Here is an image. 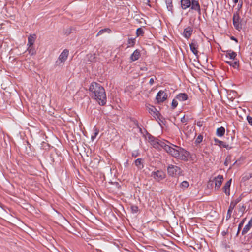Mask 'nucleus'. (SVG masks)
Returning a JSON list of instances; mask_svg holds the SVG:
<instances>
[{
    "mask_svg": "<svg viewBox=\"0 0 252 252\" xmlns=\"http://www.w3.org/2000/svg\"><path fill=\"white\" fill-rule=\"evenodd\" d=\"M149 140L153 146L159 149L163 148L167 153L172 157L184 161L188 160L189 153L183 148L171 144L168 141H165L155 138L150 136Z\"/></svg>",
    "mask_w": 252,
    "mask_h": 252,
    "instance_id": "f257e3e1",
    "label": "nucleus"
},
{
    "mask_svg": "<svg viewBox=\"0 0 252 252\" xmlns=\"http://www.w3.org/2000/svg\"><path fill=\"white\" fill-rule=\"evenodd\" d=\"M92 98L98 102L99 105H104L107 101L106 94L103 86L95 82H92L89 88Z\"/></svg>",
    "mask_w": 252,
    "mask_h": 252,
    "instance_id": "f03ea898",
    "label": "nucleus"
},
{
    "mask_svg": "<svg viewBox=\"0 0 252 252\" xmlns=\"http://www.w3.org/2000/svg\"><path fill=\"white\" fill-rule=\"evenodd\" d=\"M182 172V169L177 166L170 164L167 167V173L170 176L175 177L181 175Z\"/></svg>",
    "mask_w": 252,
    "mask_h": 252,
    "instance_id": "7ed1b4c3",
    "label": "nucleus"
},
{
    "mask_svg": "<svg viewBox=\"0 0 252 252\" xmlns=\"http://www.w3.org/2000/svg\"><path fill=\"white\" fill-rule=\"evenodd\" d=\"M69 55V51L64 49L60 55L56 63L57 65L62 66L63 64L65 61L67 60Z\"/></svg>",
    "mask_w": 252,
    "mask_h": 252,
    "instance_id": "20e7f679",
    "label": "nucleus"
},
{
    "mask_svg": "<svg viewBox=\"0 0 252 252\" xmlns=\"http://www.w3.org/2000/svg\"><path fill=\"white\" fill-rule=\"evenodd\" d=\"M151 176L157 181L159 182L165 178L166 175L163 171L160 170L152 172Z\"/></svg>",
    "mask_w": 252,
    "mask_h": 252,
    "instance_id": "39448f33",
    "label": "nucleus"
},
{
    "mask_svg": "<svg viewBox=\"0 0 252 252\" xmlns=\"http://www.w3.org/2000/svg\"><path fill=\"white\" fill-rule=\"evenodd\" d=\"M167 98V94L163 91H159L156 95V100L158 103L163 102Z\"/></svg>",
    "mask_w": 252,
    "mask_h": 252,
    "instance_id": "423d86ee",
    "label": "nucleus"
},
{
    "mask_svg": "<svg viewBox=\"0 0 252 252\" xmlns=\"http://www.w3.org/2000/svg\"><path fill=\"white\" fill-rule=\"evenodd\" d=\"M240 16L238 12L234 13L233 16V23L235 28L240 30L242 29V25L239 22Z\"/></svg>",
    "mask_w": 252,
    "mask_h": 252,
    "instance_id": "0eeeda50",
    "label": "nucleus"
},
{
    "mask_svg": "<svg viewBox=\"0 0 252 252\" xmlns=\"http://www.w3.org/2000/svg\"><path fill=\"white\" fill-rule=\"evenodd\" d=\"M190 3H191V6H190V9L197 12L199 15H201V8L198 0H191Z\"/></svg>",
    "mask_w": 252,
    "mask_h": 252,
    "instance_id": "6e6552de",
    "label": "nucleus"
},
{
    "mask_svg": "<svg viewBox=\"0 0 252 252\" xmlns=\"http://www.w3.org/2000/svg\"><path fill=\"white\" fill-rule=\"evenodd\" d=\"M189 46L192 53L194 55H197L198 53L197 49L199 47L197 41L195 39H193L191 41V43L189 44Z\"/></svg>",
    "mask_w": 252,
    "mask_h": 252,
    "instance_id": "1a4fd4ad",
    "label": "nucleus"
},
{
    "mask_svg": "<svg viewBox=\"0 0 252 252\" xmlns=\"http://www.w3.org/2000/svg\"><path fill=\"white\" fill-rule=\"evenodd\" d=\"M214 141L216 144H219L220 147L226 148L227 149H230L232 148V143H226L223 141H220L217 138H214Z\"/></svg>",
    "mask_w": 252,
    "mask_h": 252,
    "instance_id": "9d476101",
    "label": "nucleus"
},
{
    "mask_svg": "<svg viewBox=\"0 0 252 252\" xmlns=\"http://www.w3.org/2000/svg\"><path fill=\"white\" fill-rule=\"evenodd\" d=\"M215 182V189H219L220 187L221 184L223 180V176L221 175H219L214 179Z\"/></svg>",
    "mask_w": 252,
    "mask_h": 252,
    "instance_id": "9b49d317",
    "label": "nucleus"
},
{
    "mask_svg": "<svg viewBox=\"0 0 252 252\" xmlns=\"http://www.w3.org/2000/svg\"><path fill=\"white\" fill-rule=\"evenodd\" d=\"M232 179L228 180L222 188L223 191L227 196L230 195V187L231 184Z\"/></svg>",
    "mask_w": 252,
    "mask_h": 252,
    "instance_id": "f8f14e48",
    "label": "nucleus"
},
{
    "mask_svg": "<svg viewBox=\"0 0 252 252\" xmlns=\"http://www.w3.org/2000/svg\"><path fill=\"white\" fill-rule=\"evenodd\" d=\"M192 32V28L190 27H188L184 29L183 32V35L187 39H189L191 36Z\"/></svg>",
    "mask_w": 252,
    "mask_h": 252,
    "instance_id": "ddd939ff",
    "label": "nucleus"
},
{
    "mask_svg": "<svg viewBox=\"0 0 252 252\" xmlns=\"http://www.w3.org/2000/svg\"><path fill=\"white\" fill-rule=\"evenodd\" d=\"M252 226V217L249 220L248 224L245 226L242 231V235H244L247 234Z\"/></svg>",
    "mask_w": 252,
    "mask_h": 252,
    "instance_id": "4468645a",
    "label": "nucleus"
},
{
    "mask_svg": "<svg viewBox=\"0 0 252 252\" xmlns=\"http://www.w3.org/2000/svg\"><path fill=\"white\" fill-rule=\"evenodd\" d=\"M191 0H181V6L182 9L185 10L188 8L190 7L191 6L190 3Z\"/></svg>",
    "mask_w": 252,
    "mask_h": 252,
    "instance_id": "2eb2a0df",
    "label": "nucleus"
},
{
    "mask_svg": "<svg viewBox=\"0 0 252 252\" xmlns=\"http://www.w3.org/2000/svg\"><path fill=\"white\" fill-rule=\"evenodd\" d=\"M140 56V53L139 50H135L130 56V60L131 61H135L139 58Z\"/></svg>",
    "mask_w": 252,
    "mask_h": 252,
    "instance_id": "dca6fc26",
    "label": "nucleus"
},
{
    "mask_svg": "<svg viewBox=\"0 0 252 252\" xmlns=\"http://www.w3.org/2000/svg\"><path fill=\"white\" fill-rule=\"evenodd\" d=\"M36 37V34H30L28 37V42L27 45L29 46L33 45L34 43Z\"/></svg>",
    "mask_w": 252,
    "mask_h": 252,
    "instance_id": "f3484780",
    "label": "nucleus"
},
{
    "mask_svg": "<svg viewBox=\"0 0 252 252\" xmlns=\"http://www.w3.org/2000/svg\"><path fill=\"white\" fill-rule=\"evenodd\" d=\"M226 57H229L230 59H232L233 60H236V57L237 56V54L236 52L232 51L231 50H229L226 51Z\"/></svg>",
    "mask_w": 252,
    "mask_h": 252,
    "instance_id": "a211bd4d",
    "label": "nucleus"
},
{
    "mask_svg": "<svg viewBox=\"0 0 252 252\" xmlns=\"http://www.w3.org/2000/svg\"><path fill=\"white\" fill-rule=\"evenodd\" d=\"M179 101H185L188 99V95L186 93H180L176 97Z\"/></svg>",
    "mask_w": 252,
    "mask_h": 252,
    "instance_id": "6ab92c4d",
    "label": "nucleus"
},
{
    "mask_svg": "<svg viewBox=\"0 0 252 252\" xmlns=\"http://www.w3.org/2000/svg\"><path fill=\"white\" fill-rule=\"evenodd\" d=\"M147 108L149 113H150L151 115H158V112H157V109L154 106L149 105V106H147Z\"/></svg>",
    "mask_w": 252,
    "mask_h": 252,
    "instance_id": "aec40b11",
    "label": "nucleus"
},
{
    "mask_svg": "<svg viewBox=\"0 0 252 252\" xmlns=\"http://www.w3.org/2000/svg\"><path fill=\"white\" fill-rule=\"evenodd\" d=\"M225 129L223 126L217 129L216 134L219 137H222L224 135Z\"/></svg>",
    "mask_w": 252,
    "mask_h": 252,
    "instance_id": "412c9836",
    "label": "nucleus"
},
{
    "mask_svg": "<svg viewBox=\"0 0 252 252\" xmlns=\"http://www.w3.org/2000/svg\"><path fill=\"white\" fill-rule=\"evenodd\" d=\"M235 207V206H234L232 203H230L228 210L227 211V215L226 217L227 220H229L231 218V214Z\"/></svg>",
    "mask_w": 252,
    "mask_h": 252,
    "instance_id": "4be33fe9",
    "label": "nucleus"
},
{
    "mask_svg": "<svg viewBox=\"0 0 252 252\" xmlns=\"http://www.w3.org/2000/svg\"><path fill=\"white\" fill-rule=\"evenodd\" d=\"M167 8L168 11H171V13H173V3L172 0H166L165 1Z\"/></svg>",
    "mask_w": 252,
    "mask_h": 252,
    "instance_id": "5701e85b",
    "label": "nucleus"
},
{
    "mask_svg": "<svg viewBox=\"0 0 252 252\" xmlns=\"http://www.w3.org/2000/svg\"><path fill=\"white\" fill-rule=\"evenodd\" d=\"M111 30L109 28H104V29H101L97 33V35H96V36H98L101 34H102L103 33H104V32H107L108 33H110L111 32Z\"/></svg>",
    "mask_w": 252,
    "mask_h": 252,
    "instance_id": "b1692460",
    "label": "nucleus"
},
{
    "mask_svg": "<svg viewBox=\"0 0 252 252\" xmlns=\"http://www.w3.org/2000/svg\"><path fill=\"white\" fill-rule=\"evenodd\" d=\"M142 158H138L135 160V164L138 168L141 169L143 168V165L142 162Z\"/></svg>",
    "mask_w": 252,
    "mask_h": 252,
    "instance_id": "393cba45",
    "label": "nucleus"
},
{
    "mask_svg": "<svg viewBox=\"0 0 252 252\" xmlns=\"http://www.w3.org/2000/svg\"><path fill=\"white\" fill-rule=\"evenodd\" d=\"M246 210V206L244 204L239 205L238 212L240 213V216H243Z\"/></svg>",
    "mask_w": 252,
    "mask_h": 252,
    "instance_id": "a878e982",
    "label": "nucleus"
},
{
    "mask_svg": "<svg viewBox=\"0 0 252 252\" xmlns=\"http://www.w3.org/2000/svg\"><path fill=\"white\" fill-rule=\"evenodd\" d=\"M135 44V38H130L128 39L127 41V47H133Z\"/></svg>",
    "mask_w": 252,
    "mask_h": 252,
    "instance_id": "bb28decb",
    "label": "nucleus"
},
{
    "mask_svg": "<svg viewBox=\"0 0 252 252\" xmlns=\"http://www.w3.org/2000/svg\"><path fill=\"white\" fill-rule=\"evenodd\" d=\"M246 220V218H244L240 222V223L238 225V230H237V234H236V235L238 236L239 233H240V231L242 227V226H243V224L245 221Z\"/></svg>",
    "mask_w": 252,
    "mask_h": 252,
    "instance_id": "cd10ccee",
    "label": "nucleus"
},
{
    "mask_svg": "<svg viewBox=\"0 0 252 252\" xmlns=\"http://www.w3.org/2000/svg\"><path fill=\"white\" fill-rule=\"evenodd\" d=\"M27 50L29 52V53L30 54H31V55H33L36 53L35 48L33 47V45H32L30 46H28V48Z\"/></svg>",
    "mask_w": 252,
    "mask_h": 252,
    "instance_id": "c85d7f7f",
    "label": "nucleus"
},
{
    "mask_svg": "<svg viewBox=\"0 0 252 252\" xmlns=\"http://www.w3.org/2000/svg\"><path fill=\"white\" fill-rule=\"evenodd\" d=\"M144 33V31H143V30L142 29V28H139L137 29L136 34H137V36H143Z\"/></svg>",
    "mask_w": 252,
    "mask_h": 252,
    "instance_id": "c756f323",
    "label": "nucleus"
},
{
    "mask_svg": "<svg viewBox=\"0 0 252 252\" xmlns=\"http://www.w3.org/2000/svg\"><path fill=\"white\" fill-rule=\"evenodd\" d=\"M189 184L186 181H184L180 184V187L184 189L187 188L189 187Z\"/></svg>",
    "mask_w": 252,
    "mask_h": 252,
    "instance_id": "7c9ffc66",
    "label": "nucleus"
},
{
    "mask_svg": "<svg viewBox=\"0 0 252 252\" xmlns=\"http://www.w3.org/2000/svg\"><path fill=\"white\" fill-rule=\"evenodd\" d=\"M232 63L231 66L235 68H238L239 66V61H237V60H234Z\"/></svg>",
    "mask_w": 252,
    "mask_h": 252,
    "instance_id": "2f4dec72",
    "label": "nucleus"
},
{
    "mask_svg": "<svg viewBox=\"0 0 252 252\" xmlns=\"http://www.w3.org/2000/svg\"><path fill=\"white\" fill-rule=\"evenodd\" d=\"M203 138V136L202 135H199L195 140V143L197 144L200 143L202 141Z\"/></svg>",
    "mask_w": 252,
    "mask_h": 252,
    "instance_id": "473e14b6",
    "label": "nucleus"
},
{
    "mask_svg": "<svg viewBox=\"0 0 252 252\" xmlns=\"http://www.w3.org/2000/svg\"><path fill=\"white\" fill-rule=\"evenodd\" d=\"M231 157L230 156H227L225 159V161L224 163V164L225 166H227L229 163L231 162Z\"/></svg>",
    "mask_w": 252,
    "mask_h": 252,
    "instance_id": "72a5a7b5",
    "label": "nucleus"
},
{
    "mask_svg": "<svg viewBox=\"0 0 252 252\" xmlns=\"http://www.w3.org/2000/svg\"><path fill=\"white\" fill-rule=\"evenodd\" d=\"M131 209L133 213H136L138 211V207L137 206L135 205H132L131 206Z\"/></svg>",
    "mask_w": 252,
    "mask_h": 252,
    "instance_id": "f704fd0d",
    "label": "nucleus"
},
{
    "mask_svg": "<svg viewBox=\"0 0 252 252\" xmlns=\"http://www.w3.org/2000/svg\"><path fill=\"white\" fill-rule=\"evenodd\" d=\"M178 105V102L175 100L173 99L171 104V107L173 109H175Z\"/></svg>",
    "mask_w": 252,
    "mask_h": 252,
    "instance_id": "c9c22d12",
    "label": "nucleus"
},
{
    "mask_svg": "<svg viewBox=\"0 0 252 252\" xmlns=\"http://www.w3.org/2000/svg\"><path fill=\"white\" fill-rule=\"evenodd\" d=\"M242 197L241 196L237 198L234 202L232 201L230 203H232L234 206L236 205L237 203L241 201Z\"/></svg>",
    "mask_w": 252,
    "mask_h": 252,
    "instance_id": "e433bc0d",
    "label": "nucleus"
},
{
    "mask_svg": "<svg viewBox=\"0 0 252 252\" xmlns=\"http://www.w3.org/2000/svg\"><path fill=\"white\" fill-rule=\"evenodd\" d=\"M131 121L133 122L134 124L135 125L137 128H140V126L138 124L137 120H136V119H131Z\"/></svg>",
    "mask_w": 252,
    "mask_h": 252,
    "instance_id": "4c0bfd02",
    "label": "nucleus"
},
{
    "mask_svg": "<svg viewBox=\"0 0 252 252\" xmlns=\"http://www.w3.org/2000/svg\"><path fill=\"white\" fill-rule=\"evenodd\" d=\"M98 132H99L98 130H97L96 128H95L94 129V135L92 136V140H94L96 137V136L98 135Z\"/></svg>",
    "mask_w": 252,
    "mask_h": 252,
    "instance_id": "58836bf2",
    "label": "nucleus"
},
{
    "mask_svg": "<svg viewBox=\"0 0 252 252\" xmlns=\"http://www.w3.org/2000/svg\"><path fill=\"white\" fill-rule=\"evenodd\" d=\"M252 177L251 174H249V175H246L245 176H244L242 178V179L244 181H246L247 180H249L250 178H251Z\"/></svg>",
    "mask_w": 252,
    "mask_h": 252,
    "instance_id": "ea45409f",
    "label": "nucleus"
},
{
    "mask_svg": "<svg viewBox=\"0 0 252 252\" xmlns=\"http://www.w3.org/2000/svg\"><path fill=\"white\" fill-rule=\"evenodd\" d=\"M247 121L248 122V123L252 126V117L249 116H248L247 117Z\"/></svg>",
    "mask_w": 252,
    "mask_h": 252,
    "instance_id": "a19ab883",
    "label": "nucleus"
},
{
    "mask_svg": "<svg viewBox=\"0 0 252 252\" xmlns=\"http://www.w3.org/2000/svg\"><path fill=\"white\" fill-rule=\"evenodd\" d=\"M233 139H234V137L233 136H231L230 138L228 137L227 138V140H228L227 143H232L233 144L232 141H233Z\"/></svg>",
    "mask_w": 252,
    "mask_h": 252,
    "instance_id": "79ce46f5",
    "label": "nucleus"
},
{
    "mask_svg": "<svg viewBox=\"0 0 252 252\" xmlns=\"http://www.w3.org/2000/svg\"><path fill=\"white\" fill-rule=\"evenodd\" d=\"M202 125H203V122H202V121H198L197 123V126L199 127H201L202 126Z\"/></svg>",
    "mask_w": 252,
    "mask_h": 252,
    "instance_id": "37998d69",
    "label": "nucleus"
},
{
    "mask_svg": "<svg viewBox=\"0 0 252 252\" xmlns=\"http://www.w3.org/2000/svg\"><path fill=\"white\" fill-rule=\"evenodd\" d=\"M181 121L182 122V123H186L187 122V120H186L185 119V116H184L181 119Z\"/></svg>",
    "mask_w": 252,
    "mask_h": 252,
    "instance_id": "c03bdc74",
    "label": "nucleus"
},
{
    "mask_svg": "<svg viewBox=\"0 0 252 252\" xmlns=\"http://www.w3.org/2000/svg\"><path fill=\"white\" fill-rule=\"evenodd\" d=\"M154 83V80L153 78H151L149 81V83L151 85H152Z\"/></svg>",
    "mask_w": 252,
    "mask_h": 252,
    "instance_id": "a18cd8bd",
    "label": "nucleus"
},
{
    "mask_svg": "<svg viewBox=\"0 0 252 252\" xmlns=\"http://www.w3.org/2000/svg\"><path fill=\"white\" fill-rule=\"evenodd\" d=\"M230 39H231V40H234V41H236V42H238V40H237V38H235V37H234V36H231V37H230Z\"/></svg>",
    "mask_w": 252,
    "mask_h": 252,
    "instance_id": "49530a36",
    "label": "nucleus"
},
{
    "mask_svg": "<svg viewBox=\"0 0 252 252\" xmlns=\"http://www.w3.org/2000/svg\"><path fill=\"white\" fill-rule=\"evenodd\" d=\"M140 69L141 70H143V71H147L148 70V69L146 67H141Z\"/></svg>",
    "mask_w": 252,
    "mask_h": 252,
    "instance_id": "de8ad7c7",
    "label": "nucleus"
},
{
    "mask_svg": "<svg viewBox=\"0 0 252 252\" xmlns=\"http://www.w3.org/2000/svg\"><path fill=\"white\" fill-rule=\"evenodd\" d=\"M226 63L229 64V65L231 66V64H232V63H233L232 61H226Z\"/></svg>",
    "mask_w": 252,
    "mask_h": 252,
    "instance_id": "09e8293b",
    "label": "nucleus"
},
{
    "mask_svg": "<svg viewBox=\"0 0 252 252\" xmlns=\"http://www.w3.org/2000/svg\"><path fill=\"white\" fill-rule=\"evenodd\" d=\"M114 184H115L116 186H117L118 188H120V187H121V186H120V185H119V183H118V182H115V183H114Z\"/></svg>",
    "mask_w": 252,
    "mask_h": 252,
    "instance_id": "8fccbe9b",
    "label": "nucleus"
},
{
    "mask_svg": "<svg viewBox=\"0 0 252 252\" xmlns=\"http://www.w3.org/2000/svg\"><path fill=\"white\" fill-rule=\"evenodd\" d=\"M234 3L236 4L238 2V0H233Z\"/></svg>",
    "mask_w": 252,
    "mask_h": 252,
    "instance_id": "3c124183",
    "label": "nucleus"
},
{
    "mask_svg": "<svg viewBox=\"0 0 252 252\" xmlns=\"http://www.w3.org/2000/svg\"><path fill=\"white\" fill-rule=\"evenodd\" d=\"M139 129V131L141 132V133H142V128L140 127V128H138Z\"/></svg>",
    "mask_w": 252,
    "mask_h": 252,
    "instance_id": "603ef678",
    "label": "nucleus"
},
{
    "mask_svg": "<svg viewBox=\"0 0 252 252\" xmlns=\"http://www.w3.org/2000/svg\"><path fill=\"white\" fill-rule=\"evenodd\" d=\"M226 234V233L225 232H224V231H223V232H222V235H223V236H224Z\"/></svg>",
    "mask_w": 252,
    "mask_h": 252,
    "instance_id": "864d4df0",
    "label": "nucleus"
},
{
    "mask_svg": "<svg viewBox=\"0 0 252 252\" xmlns=\"http://www.w3.org/2000/svg\"><path fill=\"white\" fill-rule=\"evenodd\" d=\"M236 162H237L236 161H235V162L233 163V165H234L236 163Z\"/></svg>",
    "mask_w": 252,
    "mask_h": 252,
    "instance_id": "5fc2aeb1",
    "label": "nucleus"
},
{
    "mask_svg": "<svg viewBox=\"0 0 252 252\" xmlns=\"http://www.w3.org/2000/svg\"><path fill=\"white\" fill-rule=\"evenodd\" d=\"M150 0H148V1L149 2Z\"/></svg>",
    "mask_w": 252,
    "mask_h": 252,
    "instance_id": "6e6d98bb",
    "label": "nucleus"
}]
</instances>
